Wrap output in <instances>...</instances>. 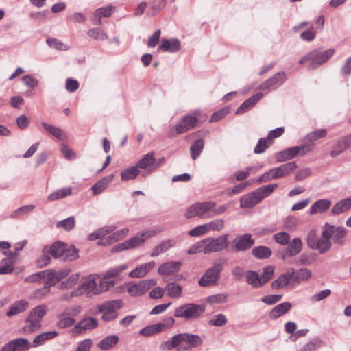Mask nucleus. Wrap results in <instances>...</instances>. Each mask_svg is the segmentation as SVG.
<instances>
[{
    "mask_svg": "<svg viewBox=\"0 0 351 351\" xmlns=\"http://www.w3.org/2000/svg\"><path fill=\"white\" fill-rule=\"evenodd\" d=\"M228 322L226 317L223 314L215 315L208 323L210 326H222Z\"/></svg>",
    "mask_w": 351,
    "mask_h": 351,
    "instance_id": "nucleus-60",
    "label": "nucleus"
},
{
    "mask_svg": "<svg viewBox=\"0 0 351 351\" xmlns=\"http://www.w3.org/2000/svg\"><path fill=\"white\" fill-rule=\"evenodd\" d=\"M31 344L27 339L18 338L5 343L1 351H27Z\"/></svg>",
    "mask_w": 351,
    "mask_h": 351,
    "instance_id": "nucleus-16",
    "label": "nucleus"
},
{
    "mask_svg": "<svg viewBox=\"0 0 351 351\" xmlns=\"http://www.w3.org/2000/svg\"><path fill=\"white\" fill-rule=\"evenodd\" d=\"M335 53V49H329L324 51L315 49L304 56L300 60V64L311 61L310 69H315L326 62Z\"/></svg>",
    "mask_w": 351,
    "mask_h": 351,
    "instance_id": "nucleus-5",
    "label": "nucleus"
},
{
    "mask_svg": "<svg viewBox=\"0 0 351 351\" xmlns=\"http://www.w3.org/2000/svg\"><path fill=\"white\" fill-rule=\"evenodd\" d=\"M286 79V74L284 72L276 73L269 79L262 83L259 88L261 90H270L275 89L276 87L283 83Z\"/></svg>",
    "mask_w": 351,
    "mask_h": 351,
    "instance_id": "nucleus-19",
    "label": "nucleus"
},
{
    "mask_svg": "<svg viewBox=\"0 0 351 351\" xmlns=\"http://www.w3.org/2000/svg\"><path fill=\"white\" fill-rule=\"evenodd\" d=\"M201 252H204V254H206V245L204 239L201 240L193 245H191L187 250V253L189 254H196Z\"/></svg>",
    "mask_w": 351,
    "mask_h": 351,
    "instance_id": "nucleus-46",
    "label": "nucleus"
},
{
    "mask_svg": "<svg viewBox=\"0 0 351 351\" xmlns=\"http://www.w3.org/2000/svg\"><path fill=\"white\" fill-rule=\"evenodd\" d=\"M298 167L295 162H289L282 165L278 167L270 169L268 172L263 174L258 180L259 183L267 182L271 180L278 179L289 175Z\"/></svg>",
    "mask_w": 351,
    "mask_h": 351,
    "instance_id": "nucleus-7",
    "label": "nucleus"
},
{
    "mask_svg": "<svg viewBox=\"0 0 351 351\" xmlns=\"http://www.w3.org/2000/svg\"><path fill=\"white\" fill-rule=\"evenodd\" d=\"M41 124L47 132L56 137L58 139L62 141L66 138L65 132L60 128L48 124L45 122H43Z\"/></svg>",
    "mask_w": 351,
    "mask_h": 351,
    "instance_id": "nucleus-35",
    "label": "nucleus"
},
{
    "mask_svg": "<svg viewBox=\"0 0 351 351\" xmlns=\"http://www.w3.org/2000/svg\"><path fill=\"white\" fill-rule=\"evenodd\" d=\"M274 241L281 245H285L290 241V235L286 232H281L274 235Z\"/></svg>",
    "mask_w": 351,
    "mask_h": 351,
    "instance_id": "nucleus-57",
    "label": "nucleus"
},
{
    "mask_svg": "<svg viewBox=\"0 0 351 351\" xmlns=\"http://www.w3.org/2000/svg\"><path fill=\"white\" fill-rule=\"evenodd\" d=\"M98 325L96 319L93 317H86L79 322L73 329V334H81L87 330L93 329Z\"/></svg>",
    "mask_w": 351,
    "mask_h": 351,
    "instance_id": "nucleus-21",
    "label": "nucleus"
},
{
    "mask_svg": "<svg viewBox=\"0 0 351 351\" xmlns=\"http://www.w3.org/2000/svg\"><path fill=\"white\" fill-rule=\"evenodd\" d=\"M156 162L154 152H150L144 156V157L140 160L136 166L140 169H146L153 165Z\"/></svg>",
    "mask_w": 351,
    "mask_h": 351,
    "instance_id": "nucleus-42",
    "label": "nucleus"
},
{
    "mask_svg": "<svg viewBox=\"0 0 351 351\" xmlns=\"http://www.w3.org/2000/svg\"><path fill=\"white\" fill-rule=\"evenodd\" d=\"M206 254L219 252L228 246V234H224L217 238L208 237L204 239Z\"/></svg>",
    "mask_w": 351,
    "mask_h": 351,
    "instance_id": "nucleus-9",
    "label": "nucleus"
},
{
    "mask_svg": "<svg viewBox=\"0 0 351 351\" xmlns=\"http://www.w3.org/2000/svg\"><path fill=\"white\" fill-rule=\"evenodd\" d=\"M324 225L327 231L329 232V237L332 243L340 245L345 243L347 230L344 227L333 226L328 223H326Z\"/></svg>",
    "mask_w": 351,
    "mask_h": 351,
    "instance_id": "nucleus-14",
    "label": "nucleus"
},
{
    "mask_svg": "<svg viewBox=\"0 0 351 351\" xmlns=\"http://www.w3.org/2000/svg\"><path fill=\"white\" fill-rule=\"evenodd\" d=\"M312 273L309 269L300 268L298 271H295L294 280L300 282V280H308L311 277Z\"/></svg>",
    "mask_w": 351,
    "mask_h": 351,
    "instance_id": "nucleus-51",
    "label": "nucleus"
},
{
    "mask_svg": "<svg viewBox=\"0 0 351 351\" xmlns=\"http://www.w3.org/2000/svg\"><path fill=\"white\" fill-rule=\"evenodd\" d=\"M326 135L327 130L326 129H319L308 133L306 136V139L308 140L309 143H313L314 141H317L319 138L326 137Z\"/></svg>",
    "mask_w": 351,
    "mask_h": 351,
    "instance_id": "nucleus-47",
    "label": "nucleus"
},
{
    "mask_svg": "<svg viewBox=\"0 0 351 351\" xmlns=\"http://www.w3.org/2000/svg\"><path fill=\"white\" fill-rule=\"evenodd\" d=\"M129 232L128 228H123L121 230L113 232L108 237H105L98 242L99 245H107L118 241L125 237Z\"/></svg>",
    "mask_w": 351,
    "mask_h": 351,
    "instance_id": "nucleus-26",
    "label": "nucleus"
},
{
    "mask_svg": "<svg viewBox=\"0 0 351 351\" xmlns=\"http://www.w3.org/2000/svg\"><path fill=\"white\" fill-rule=\"evenodd\" d=\"M174 245L175 242L172 240L163 241L159 245H158L154 248L152 252L151 253V256H157L160 254L167 252Z\"/></svg>",
    "mask_w": 351,
    "mask_h": 351,
    "instance_id": "nucleus-37",
    "label": "nucleus"
},
{
    "mask_svg": "<svg viewBox=\"0 0 351 351\" xmlns=\"http://www.w3.org/2000/svg\"><path fill=\"white\" fill-rule=\"evenodd\" d=\"M165 5L164 0H154L152 3V7L147 11L148 16H154L160 10H161Z\"/></svg>",
    "mask_w": 351,
    "mask_h": 351,
    "instance_id": "nucleus-55",
    "label": "nucleus"
},
{
    "mask_svg": "<svg viewBox=\"0 0 351 351\" xmlns=\"http://www.w3.org/2000/svg\"><path fill=\"white\" fill-rule=\"evenodd\" d=\"M228 300V295L224 293H218L212 295L207 298L209 303H224Z\"/></svg>",
    "mask_w": 351,
    "mask_h": 351,
    "instance_id": "nucleus-64",
    "label": "nucleus"
},
{
    "mask_svg": "<svg viewBox=\"0 0 351 351\" xmlns=\"http://www.w3.org/2000/svg\"><path fill=\"white\" fill-rule=\"evenodd\" d=\"M296 157L294 147L285 149L276 154V160L278 162H285Z\"/></svg>",
    "mask_w": 351,
    "mask_h": 351,
    "instance_id": "nucleus-41",
    "label": "nucleus"
},
{
    "mask_svg": "<svg viewBox=\"0 0 351 351\" xmlns=\"http://www.w3.org/2000/svg\"><path fill=\"white\" fill-rule=\"evenodd\" d=\"M245 279L247 284L257 289L263 287V282L258 274L253 270H247L245 273Z\"/></svg>",
    "mask_w": 351,
    "mask_h": 351,
    "instance_id": "nucleus-34",
    "label": "nucleus"
},
{
    "mask_svg": "<svg viewBox=\"0 0 351 351\" xmlns=\"http://www.w3.org/2000/svg\"><path fill=\"white\" fill-rule=\"evenodd\" d=\"M263 97L261 93H256L245 100L237 110L236 114H241L251 109Z\"/></svg>",
    "mask_w": 351,
    "mask_h": 351,
    "instance_id": "nucleus-28",
    "label": "nucleus"
},
{
    "mask_svg": "<svg viewBox=\"0 0 351 351\" xmlns=\"http://www.w3.org/2000/svg\"><path fill=\"white\" fill-rule=\"evenodd\" d=\"M70 270L69 269H62L58 271L46 270L43 271V278L45 280L44 287L49 289L55 285L60 280L69 275Z\"/></svg>",
    "mask_w": 351,
    "mask_h": 351,
    "instance_id": "nucleus-12",
    "label": "nucleus"
},
{
    "mask_svg": "<svg viewBox=\"0 0 351 351\" xmlns=\"http://www.w3.org/2000/svg\"><path fill=\"white\" fill-rule=\"evenodd\" d=\"M129 249L134 248L141 246L145 242V238H143L141 235H137L132 237L130 239L125 241Z\"/></svg>",
    "mask_w": 351,
    "mask_h": 351,
    "instance_id": "nucleus-61",
    "label": "nucleus"
},
{
    "mask_svg": "<svg viewBox=\"0 0 351 351\" xmlns=\"http://www.w3.org/2000/svg\"><path fill=\"white\" fill-rule=\"evenodd\" d=\"M278 186V184H270L256 189L254 193L256 196L257 200L260 202L261 200L270 195Z\"/></svg>",
    "mask_w": 351,
    "mask_h": 351,
    "instance_id": "nucleus-32",
    "label": "nucleus"
},
{
    "mask_svg": "<svg viewBox=\"0 0 351 351\" xmlns=\"http://www.w3.org/2000/svg\"><path fill=\"white\" fill-rule=\"evenodd\" d=\"M331 247L332 241L329 237V232L327 231L325 225H324L321 237L318 238L313 250H317L320 254H324L328 252Z\"/></svg>",
    "mask_w": 351,
    "mask_h": 351,
    "instance_id": "nucleus-18",
    "label": "nucleus"
},
{
    "mask_svg": "<svg viewBox=\"0 0 351 351\" xmlns=\"http://www.w3.org/2000/svg\"><path fill=\"white\" fill-rule=\"evenodd\" d=\"M80 307L68 308L64 312L58 315V326L61 328L69 327L74 324L75 320L72 316H75L80 313Z\"/></svg>",
    "mask_w": 351,
    "mask_h": 351,
    "instance_id": "nucleus-15",
    "label": "nucleus"
},
{
    "mask_svg": "<svg viewBox=\"0 0 351 351\" xmlns=\"http://www.w3.org/2000/svg\"><path fill=\"white\" fill-rule=\"evenodd\" d=\"M72 193V189L71 187H65L58 189L48 195L47 199L49 201H55L64 197H66Z\"/></svg>",
    "mask_w": 351,
    "mask_h": 351,
    "instance_id": "nucleus-39",
    "label": "nucleus"
},
{
    "mask_svg": "<svg viewBox=\"0 0 351 351\" xmlns=\"http://www.w3.org/2000/svg\"><path fill=\"white\" fill-rule=\"evenodd\" d=\"M205 311V306L202 304L186 303L177 307L173 315L176 318H182L186 321L198 319Z\"/></svg>",
    "mask_w": 351,
    "mask_h": 351,
    "instance_id": "nucleus-3",
    "label": "nucleus"
},
{
    "mask_svg": "<svg viewBox=\"0 0 351 351\" xmlns=\"http://www.w3.org/2000/svg\"><path fill=\"white\" fill-rule=\"evenodd\" d=\"M108 279V278H105V276L104 278L97 276L99 293L109 290L114 285L115 283L114 281Z\"/></svg>",
    "mask_w": 351,
    "mask_h": 351,
    "instance_id": "nucleus-49",
    "label": "nucleus"
},
{
    "mask_svg": "<svg viewBox=\"0 0 351 351\" xmlns=\"http://www.w3.org/2000/svg\"><path fill=\"white\" fill-rule=\"evenodd\" d=\"M140 173L137 166L129 167L121 172V178L123 181L134 179Z\"/></svg>",
    "mask_w": 351,
    "mask_h": 351,
    "instance_id": "nucleus-44",
    "label": "nucleus"
},
{
    "mask_svg": "<svg viewBox=\"0 0 351 351\" xmlns=\"http://www.w3.org/2000/svg\"><path fill=\"white\" fill-rule=\"evenodd\" d=\"M332 205V202L328 199H321L315 202L311 206L310 215L323 213L328 210Z\"/></svg>",
    "mask_w": 351,
    "mask_h": 351,
    "instance_id": "nucleus-25",
    "label": "nucleus"
},
{
    "mask_svg": "<svg viewBox=\"0 0 351 351\" xmlns=\"http://www.w3.org/2000/svg\"><path fill=\"white\" fill-rule=\"evenodd\" d=\"M315 147L314 143H308L306 144L302 145L300 146L294 147L296 156H304L305 154L313 151Z\"/></svg>",
    "mask_w": 351,
    "mask_h": 351,
    "instance_id": "nucleus-50",
    "label": "nucleus"
},
{
    "mask_svg": "<svg viewBox=\"0 0 351 351\" xmlns=\"http://www.w3.org/2000/svg\"><path fill=\"white\" fill-rule=\"evenodd\" d=\"M80 279V274H73L71 276H69L68 278H66L64 281H63L61 283V288L62 289H70L73 287L79 280Z\"/></svg>",
    "mask_w": 351,
    "mask_h": 351,
    "instance_id": "nucleus-53",
    "label": "nucleus"
},
{
    "mask_svg": "<svg viewBox=\"0 0 351 351\" xmlns=\"http://www.w3.org/2000/svg\"><path fill=\"white\" fill-rule=\"evenodd\" d=\"M302 243L300 238H294L289 242L288 246L282 255V258L285 260L287 257H293L300 254L302 250Z\"/></svg>",
    "mask_w": 351,
    "mask_h": 351,
    "instance_id": "nucleus-20",
    "label": "nucleus"
},
{
    "mask_svg": "<svg viewBox=\"0 0 351 351\" xmlns=\"http://www.w3.org/2000/svg\"><path fill=\"white\" fill-rule=\"evenodd\" d=\"M234 250L236 252H243L250 249L255 243L252 235L249 233L237 237L233 241Z\"/></svg>",
    "mask_w": 351,
    "mask_h": 351,
    "instance_id": "nucleus-17",
    "label": "nucleus"
},
{
    "mask_svg": "<svg viewBox=\"0 0 351 351\" xmlns=\"http://www.w3.org/2000/svg\"><path fill=\"white\" fill-rule=\"evenodd\" d=\"M213 206V201L193 204L186 209L184 216L188 219L195 217L202 219L210 218V210Z\"/></svg>",
    "mask_w": 351,
    "mask_h": 351,
    "instance_id": "nucleus-8",
    "label": "nucleus"
},
{
    "mask_svg": "<svg viewBox=\"0 0 351 351\" xmlns=\"http://www.w3.org/2000/svg\"><path fill=\"white\" fill-rule=\"evenodd\" d=\"M207 226L205 224L198 226L189 232V235L191 237H199L201 235L208 233Z\"/></svg>",
    "mask_w": 351,
    "mask_h": 351,
    "instance_id": "nucleus-63",
    "label": "nucleus"
},
{
    "mask_svg": "<svg viewBox=\"0 0 351 351\" xmlns=\"http://www.w3.org/2000/svg\"><path fill=\"white\" fill-rule=\"evenodd\" d=\"M156 285V281L153 279L141 280L136 283H127L123 285L128 293L132 297H138L143 295L151 287Z\"/></svg>",
    "mask_w": 351,
    "mask_h": 351,
    "instance_id": "nucleus-10",
    "label": "nucleus"
},
{
    "mask_svg": "<svg viewBox=\"0 0 351 351\" xmlns=\"http://www.w3.org/2000/svg\"><path fill=\"white\" fill-rule=\"evenodd\" d=\"M114 178L113 175H110L102 179L99 180L97 182H96L92 187L91 190L93 191V195H99L102 193L108 186V184L112 182Z\"/></svg>",
    "mask_w": 351,
    "mask_h": 351,
    "instance_id": "nucleus-33",
    "label": "nucleus"
},
{
    "mask_svg": "<svg viewBox=\"0 0 351 351\" xmlns=\"http://www.w3.org/2000/svg\"><path fill=\"white\" fill-rule=\"evenodd\" d=\"M226 260L217 258L212 266L206 270L202 277L199 280L201 287H210L217 285L221 278L220 273L223 271Z\"/></svg>",
    "mask_w": 351,
    "mask_h": 351,
    "instance_id": "nucleus-2",
    "label": "nucleus"
},
{
    "mask_svg": "<svg viewBox=\"0 0 351 351\" xmlns=\"http://www.w3.org/2000/svg\"><path fill=\"white\" fill-rule=\"evenodd\" d=\"M114 10H115V7L112 5L102 7L95 11V15L101 17H110Z\"/></svg>",
    "mask_w": 351,
    "mask_h": 351,
    "instance_id": "nucleus-62",
    "label": "nucleus"
},
{
    "mask_svg": "<svg viewBox=\"0 0 351 351\" xmlns=\"http://www.w3.org/2000/svg\"><path fill=\"white\" fill-rule=\"evenodd\" d=\"M181 48V43L177 38L163 39L159 49L163 51L175 53Z\"/></svg>",
    "mask_w": 351,
    "mask_h": 351,
    "instance_id": "nucleus-27",
    "label": "nucleus"
},
{
    "mask_svg": "<svg viewBox=\"0 0 351 351\" xmlns=\"http://www.w3.org/2000/svg\"><path fill=\"white\" fill-rule=\"evenodd\" d=\"M128 268V265L125 264L119 265L113 269L107 271L105 273V278H110L112 277H117L120 274Z\"/></svg>",
    "mask_w": 351,
    "mask_h": 351,
    "instance_id": "nucleus-59",
    "label": "nucleus"
},
{
    "mask_svg": "<svg viewBox=\"0 0 351 351\" xmlns=\"http://www.w3.org/2000/svg\"><path fill=\"white\" fill-rule=\"evenodd\" d=\"M121 300H116L101 305L99 311L103 313L102 319L105 322H110L114 319L117 316L116 309L121 308Z\"/></svg>",
    "mask_w": 351,
    "mask_h": 351,
    "instance_id": "nucleus-13",
    "label": "nucleus"
},
{
    "mask_svg": "<svg viewBox=\"0 0 351 351\" xmlns=\"http://www.w3.org/2000/svg\"><path fill=\"white\" fill-rule=\"evenodd\" d=\"M203 340L197 335L184 332L173 336L170 339L164 341L160 346L162 350H170L176 348L177 351H191L193 348L202 345Z\"/></svg>",
    "mask_w": 351,
    "mask_h": 351,
    "instance_id": "nucleus-1",
    "label": "nucleus"
},
{
    "mask_svg": "<svg viewBox=\"0 0 351 351\" xmlns=\"http://www.w3.org/2000/svg\"><path fill=\"white\" fill-rule=\"evenodd\" d=\"M166 290L169 297L179 298L182 295V287L176 282H169L166 286Z\"/></svg>",
    "mask_w": 351,
    "mask_h": 351,
    "instance_id": "nucleus-40",
    "label": "nucleus"
},
{
    "mask_svg": "<svg viewBox=\"0 0 351 351\" xmlns=\"http://www.w3.org/2000/svg\"><path fill=\"white\" fill-rule=\"evenodd\" d=\"M256 196L254 191L251 193L243 195L240 199V206L241 208H250L258 204Z\"/></svg>",
    "mask_w": 351,
    "mask_h": 351,
    "instance_id": "nucleus-36",
    "label": "nucleus"
},
{
    "mask_svg": "<svg viewBox=\"0 0 351 351\" xmlns=\"http://www.w3.org/2000/svg\"><path fill=\"white\" fill-rule=\"evenodd\" d=\"M58 335V332L56 330L48 331L43 332L36 337L33 340V343L31 347L37 348L43 345L46 341L52 339Z\"/></svg>",
    "mask_w": 351,
    "mask_h": 351,
    "instance_id": "nucleus-30",
    "label": "nucleus"
},
{
    "mask_svg": "<svg viewBox=\"0 0 351 351\" xmlns=\"http://www.w3.org/2000/svg\"><path fill=\"white\" fill-rule=\"evenodd\" d=\"M208 231L219 232L221 230L225 225L224 221L221 219H217L210 221L209 223H206Z\"/></svg>",
    "mask_w": 351,
    "mask_h": 351,
    "instance_id": "nucleus-54",
    "label": "nucleus"
},
{
    "mask_svg": "<svg viewBox=\"0 0 351 351\" xmlns=\"http://www.w3.org/2000/svg\"><path fill=\"white\" fill-rule=\"evenodd\" d=\"M47 307L45 305H40L33 308L27 319L25 325L23 328L25 333H31L37 330L41 326V321L47 313Z\"/></svg>",
    "mask_w": 351,
    "mask_h": 351,
    "instance_id": "nucleus-4",
    "label": "nucleus"
},
{
    "mask_svg": "<svg viewBox=\"0 0 351 351\" xmlns=\"http://www.w3.org/2000/svg\"><path fill=\"white\" fill-rule=\"evenodd\" d=\"M274 276V267L271 265H267L263 269V273L261 276L263 285L270 281Z\"/></svg>",
    "mask_w": 351,
    "mask_h": 351,
    "instance_id": "nucleus-48",
    "label": "nucleus"
},
{
    "mask_svg": "<svg viewBox=\"0 0 351 351\" xmlns=\"http://www.w3.org/2000/svg\"><path fill=\"white\" fill-rule=\"evenodd\" d=\"M65 250V243L60 241H56L51 246H46L43 249V253H50L55 258H62Z\"/></svg>",
    "mask_w": 351,
    "mask_h": 351,
    "instance_id": "nucleus-23",
    "label": "nucleus"
},
{
    "mask_svg": "<svg viewBox=\"0 0 351 351\" xmlns=\"http://www.w3.org/2000/svg\"><path fill=\"white\" fill-rule=\"evenodd\" d=\"M291 308V304L289 302H285L276 306L269 313V317L271 319H276L287 313Z\"/></svg>",
    "mask_w": 351,
    "mask_h": 351,
    "instance_id": "nucleus-31",
    "label": "nucleus"
},
{
    "mask_svg": "<svg viewBox=\"0 0 351 351\" xmlns=\"http://www.w3.org/2000/svg\"><path fill=\"white\" fill-rule=\"evenodd\" d=\"M29 302L25 300H21L15 302L6 312L9 317L20 314L26 311L29 307Z\"/></svg>",
    "mask_w": 351,
    "mask_h": 351,
    "instance_id": "nucleus-29",
    "label": "nucleus"
},
{
    "mask_svg": "<svg viewBox=\"0 0 351 351\" xmlns=\"http://www.w3.org/2000/svg\"><path fill=\"white\" fill-rule=\"evenodd\" d=\"M83 294H86L87 296L99 294L97 276L90 275L82 278L80 285L72 291V295L74 296Z\"/></svg>",
    "mask_w": 351,
    "mask_h": 351,
    "instance_id": "nucleus-6",
    "label": "nucleus"
},
{
    "mask_svg": "<svg viewBox=\"0 0 351 351\" xmlns=\"http://www.w3.org/2000/svg\"><path fill=\"white\" fill-rule=\"evenodd\" d=\"M197 123V117L194 115H185L177 124L175 128L169 132V136H174L177 134L184 133L194 128Z\"/></svg>",
    "mask_w": 351,
    "mask_h": 351,
    "instance_id": "nucleus-11",
    "label": "nucleus"
},
{
    "mask_svg": "<svg viewBox=\"0 0 351 351\" xmlns=\"http://www.w3.org/2000/svg\"><path fill=\"white\" fill-rule=\"evenodd\" d=\"M78 257V250L74 246H70L67 247L66 244H65V250L62 255L63 260H75Z\"/></svg>",
    "mask_w": 351,
    "mask_h": 351,
    "instance_id": "nucleus-52",
    "label": "nucleus"
},
{
    "mask_svg": "<svg viewBox=\"0 0 351 351\" xmlns=\"http://www.w3.org/2000/svg\"><path fill=\"white\" fill-rule=\"evenodd\" d=\"M295 270L289 269L285 274H281L278 278L272 282L271 287L278 289L288 285L291 280H294Z\"/></svg>",
    "mask_w": 351,
    "mask_h": 351,
    "instance_id": "nucleus-22",
    "label": "nucleus"
},
{
    "mask_svg": "<svg viewBox=\"0 0 351 351\" xmlns=\"http://www.w3.org/2000/svg\"><path fill=\"white\" fill-rule=\"evenodd\" d=\"M88 35L95 39L105 40L108 38L106 34L101 28H93L88 32Z\"/></svg>",
    "mask_w": 351,
    "mask_h": 351,
    "instance_id": "nucleus-56",
    "label": "nucleus"
},
{
    "mask_svg": "<svg viewBox=\"0 0 351 351\" xmlns=\"http://www.w3.org/2000/svg\"><path fill=\"white\" fill-rule=\"evenodd\" d=\"M75 224V218L73 217H70L59 221L57 223V227L64 228L65 230H71L74 228Z\"/></svg>",
    "mask_w": 351,
    "mask_h": 351,
    "instance_id": "nucleus-58",
    "label": "nucleus"
},
{
    "mask_svg": "<svg viewBox=\"0 0 351 351\" xmlns=\"http://www.w3.org/2000/svg\"><path fill=\"white\" fill-rule=\"evenodd\" d=\"M119 341V337L117 335H110L102 339L99 343L98 347L103 350H107L114 347Z\"/></svg>",
    "mask_w": 351,
    "mask_h": 351,
    "instance_id": "nucleus-38",
    "label": "nucleus"
},
{
    "mask_svg": "<svg viewBox=\"0 0 351 351\" xmlns=\"http://www.w3.org/2000/svg\"><path fill=\"white\" fill-rule=\"evenodd\" d=\"M252 252L253 256L258 259L267 258L271 254V250L266 246L256 247L252 250Z\"/></svg>",
    "mask_w": 351,
    "mask_h": 351,
    "instance_id": "nucleus-43",
    "label": "nucleus"
},
{
    "mask_svg": "<svg viewBox=\"0 0 351 351\" xmlns=\"http://www.w3.org/2000/svg\"><path fill=\"white\" fill-rule=\"evenodd\" d=\"M179 261L167 262L161 265L158 270L160 275H171L177 273L181 267Z\"/></svg>",
    "mask_w": 351,
    "mask_h": 351,
    "instance_id": "nucleus-24",
    "label": "nucleus"
},
{
    "mask_svg": "<svg viewBox=\"0 0 351 351\" xmlns=\"http://www.w3.org/2000/svg\"><path fill=\"white\" fill-rule=\"evenodd\" d=\"M204 147L202 139L195 141L190 147V154L193 160H195L200 154Z\"/></svg>",
    "mask_w": 351,
    "mask_h": 351,
    "instance_id": "nucleus-45",
    "label": "nucleus"
}]
</instances>
